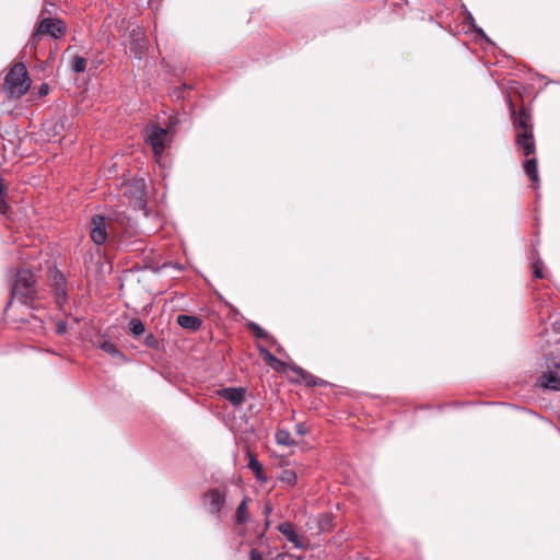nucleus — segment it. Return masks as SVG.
I'll list each match as a JSON object with an SVG mask.
<instances>
[{
	"label": "nucleus",
	"instance_id": "obj_1",
	"mask_svg": "<svg viewBox=\"0 0 560 560\" xmlns=\"http://www.w3.org/2000/svg\"><path fill=\"white\" fill-rule=\"evenodd\" d=\"M36 277L30 269H19L12 287V295L22 304L33 307L38 299Z\"/></svg>",
	"mask_w": 560,
	"mask_h": 560
},
{
	"label": "nucleus",
	"instance_id": "obj_2",
	"mask_svg": "<svg viewBox=\"0 0 560 560\" xmlns=\"http://www.w3.org/2000/svg\"><path fill=\"white\" fill-rule=\"evenodd\" d=\"M31 83L26 66L15 63L4 78V91L10 98H20L27 93Z\"/></svg>",
	"mask_w": 560,
	"mask_h": 560
},
{
	"label": "nucleus",
	"instance_id": "obj_3",
	"mask_svg": "<svg viewBox=\"0 0 560 560\" xmlns=\"http://www.w3.org/2000/svg\"><path fill=\"white\" fill-rule=\"evenodd\" d=\"M67 25L60 19L44 18L37 22L35 30L30 38L28 46L36 48L43 36L48 35L55 39L65 37Z\"/></svg>",
	"mask_w": 560,
	"mask_h": 560
},
{
	"label": "nucleus",
	"instance_id": "obj_4",
	"mask_svg": "<svg viewBox=\"0 0 560 560\" xmlns=\"http://www.w3.org/2000/svg\"><path fill=\"white\" fill-rule=\"evenodd\" d=\"M47 281L56 305L59 310H62L68 302V283L66 277L60 270L49 268L47 270Z\"/></svg>",
	"mask_w": 560,
	"mask_h": 560
},
{
	"label": "nucleus",
	"instance_id": "obj_5",
	"mask_svg": "<svg viewBox=\"0 0 560 560\" xmlns=\"http://www.w3.org/2000/svg\"><path fill=\"white\" fill-rule=\"evenodd\" d=\"M506 101L514 132L534 131L530 109L524 105L517 109L510 96L506 97Z\"/></svg>",
	"mask_w": 560,
	"mask_h": 560
},
{
	"label": "nucleus",
	"instance_id": "obj_6",
	"mask_svg": "<svg viewBox=\"0 0 560 560\" xmlns=\"http://www.w3.org/2000/svg\"><path fill=\"white\" fill-rule=\"evenodd\" d=\"M170 142L168 129L159 125H150L145 128V143L152 149L156 159L161 158Z\"/></svg>",
	"mask_w": 560,
	"mask_h": 560
},
{
	"label": "nucleus",
	"instance_id": "obj_7",
	"mask_svg": "<svg viewBox=\"0 0 560 560\" xmlns=\"http://www.w3.org/2000/svg\"><path fill=\"white\" fill-rule=\"evenodd\" d=\"M226 493L220 489L213 488L206 491L202 495V502L207 511L220 518L221 511L225 504Z\"/></svg>",
	"mask_w": 560,
	"mask_h": 560
},
{
	"label": "nucleus",
	"instance_id": "obj_8",
	"mask_svg": "<svg viewBox=\"0 0 560 560\" xmlns=\"http://www.w3.org/2000/svg\"><path fill=\"white\" fill-rule=\"evenodd\" d=\"M110 221L104 215L96 214L91 219L90 236L94 244L103 245L108 237Z\"/></svg>",
	"mask_w": 560,
	"mask_h": 560
},
{
	"label": "nucleus",
	"instance_id": "obj_9",
	"mask_svg": "<svg viewBox=\"0 0 560 560\" xmlns=\"http://www.w3.org/2000/svg\"><path fill=\"white\" fill-rule=\"evenodd\" d=\"M515 147L524 156L536 154L534 131L515 133Z\"/></svg>",
	"mask_w": 560,
	"mask_h": 560
},
{
	"label": "nucleus",
	"instance_id": "obj_10",
	"mask_svg": "<svg viewBox=\"0 0 560 560\" xmlns=\"http://www.w3.org/2000/svg\"><path fill=\"white\" fill-rule=\"evenodd\" d=\"M278 530L296 548H304V539L294 529L290 522H283L278 526Z\"/></svg>",
	"mask_w": 560,
	"mask_h": 560
},
{
	"label": "nucleus",
	"instance_id": "obj_11",
	"mask_svg": "<svg viewBox=\"0 0 560 560\" xmlns=\"http://www.w3.org/2000/svg\"><path fill=\"white\" fill-rule=\"evenodd\" d=\"M246 390L243 387H228L219 392L220 396L229 400L233 406H240L245 399Z\"/></svg>",
	"mask_w": 560,
	"mask_h": 560
},
{
	"label": "nucleus",
	"instance_id": "obj_12",
	"mask_svg": "<svg viewBox=\"0 0 560 560\" xmlns=\"http://www.w3.org/2000/svg\"><path fill=\"white\" fill-rule=\"evenodd\" d=\"M177 324L191 332L198 331L202 325L201 318L194 315L180 314L176 318Z\"/></svg>",
	"mask_w": 560,
	"mask_h": 560
},
{
	"label": "nucleus",
	"instance_id": "obj_13",
	"mask_svg": "<svg viewBox=\"0 0 560 560\" xmlns=\"http://www.w3.org/2000/svg\"><path fill=\"white\" fill-rule=\"evenodd\" d=\"M291 370L299 376V380L308 387H315L323 385L324 381L308 373L304 369L293 365Z\"/></svg>",
	"mask_w": 560,
	"mask_h": 560
},
{
	"label": "nucleus",
	"instance_id": "obj_14",
	"mask_svg": "<svg viewBox=\"0 0 560 560\" xmlns=\"http://www.w3.org/2000/svg\"><path fill=\"white\" fill-rule=\"evenodd\" d=\"M526 160L523 163V168L525 174L532 180L533 184L539 183V174H538V162L535 155L525 156Z\"/></svg>",
	"mask_w": 560,
	"mask_h": 560
},
{
	"label": "nucleus",
	"instance_id": "obj_15",
	"mask_svg": "<svg viewBox=\"0 0 560 560\" xmlns=\"http://www.w3.org/2000/svg\"><path fill=\"white\" fill-rule=\"evenodd\" d=\"M539 383L544 388L560 390V375L556 371L542 373Z\"/></svg>",
	"mask_w": 560,
	"mask_h": 560
},
{
	"label": "nucleus",
	"instance_id": "obj_16",
	"mask_svg": "<svg viewBox=\"0 0 560 560\" xmlns=\"http://www.w3.org/2000/svg\"><path fill=\"white\" fill-rule=\"evenodd\" d=\"M259 353L267 365L277 372H281L284 369V362L276 358L271 352L262 347H258Z\"/></svg>",
	"mask_w": 560,
	"mask_h": 560
},
{
	"label": "nucleus",
	"instance_id": "obj_17",
	"mask_svg": "<svg viewBox=\"0 0 560 560\" xmlns=\"http://www.w3.org/2000/svg\"><path fill=\"white\" fill-rule=\"evenodd\" d=\"M247 456H248L247 466L254 472L256 479L259 480L260 482H266L267 477L264 474L262 465L260 464V462L250 452L247 453Z\"/></svg>",
	"mask_w": 560,
	"mask_h": 560
},
{
	"label": "nucleus",
	"instance_id": "obj_18",
	"mask_svg": "<svg viewBox=\"0 0 560 560\" xmlns=\"http://www.w3.org/2000/svg\"><path fill=\"white\" fill-rule=\"evenodd\" d=\"M247 502H248V499L244 498L236 509L235 521L240 525H245L249 521Z\"/></svg>",
	"mask_w": 560,
	"mask_h": 560
},
{
	"label": "nucleus",
	"instance_id": "obj_19",
	"mask_svg": "<svg viewBox=\"0 0 560 560\" xmlns=\"http://www.w3.org/2000/svg\"><path fill=\"white\" fill-rule=\"evenodd\" d=\"M8 186L4 179L0 177V214L7 217L10 212L11 207L7 202Z\"/></svg>",
	"mask_w": 560,
	"mask_h": 560
},
{
	"label": "nucleus",
	"instance_id": "obj_20",
	"mask_svg": "<svg viewBox=\"0 0 560 560\" xmlns=\"http://www.w3.org/2000/svg\"><path fill=\"white\" fill-rule=\"evenodd\" d=\"M275 439L277 444L283 446H295L296 441L292 438L291 433L284 429H278Z\"/></svg>",
	"mask_w": 560,
	"mask_h": 560
},
{
	"label": "nucleus",
	"instance_id": "obj_21",
	"mask_svg": "<svg viewBox=\"0 0 560 560\" xmlns=\"http://www.w3.org/2000/svg\"><path fill=\"white\" fill-rule=\"evenodd\" d=\"M100 348L114 358H118L121 361H126V355L117 348V346L110 341H103Z\"/></svg>",
	"mask_w": 560,
	"mask_h": 560
},
{
	"label": "nucleus",
	"instance_id": "obj_22",
	"mask_svg": "<svg viewBox=\"0 0 560 560\" xmlns=\"http://www.w3.org/2000/svg\"><path fill=\"white\" fill-rule=\"evenodd\" d=\"M248 329L253 332V335L258 339L272 340L273 338L258 324L250 322L248 325Z\"/></svg>",
	"mask_w": 560,
	"mask_h": 560
},
{
	"label": "nucleus",
	"instance_id": "obj_23",
	"mask_svg": "<svg viewBox=\"0 0 560 560\" xmlns=\"http://www.w3.org/2000/svg\"><path fill=\"white\" fill-rule=\"evenodd\" d=\"M280 480L282 482H285L288 483L289 486L293 487L298 483V475L294 470L292 469H284L282 472H281V476H280Z\"/></svg>",
	"mask_w": 560,
	"mask_h": 560
},
{
	"label": "nucleus",
	"instance_id": "obj_24",
	"mask_svg": "<svg viewBox=\"0 0 560 560\" xmlns=\"http://www.w3.org/2000/svg\"><path fill=\"white\" fill-rule=\"evenodd\" d=\"M88 61L85 58L81 56H74L71 61V68L75 73H81L85 71Z\"/></svg>",
	"mask_w": 560,
	"mask_h": 560
},
{
	"label": "nucleus",
	"instance_id": "obj_25",
	"mask_svg": "<svg viewBox=\"0 0 560 560\" xmlns=\"http://www.w3.org/2000/svg\"><path fill=\"white\" fill-rule=\"evenodd\" d=\"M129 330L135 336H141L145 331L144 324L139 318H132L129 322Z\"/></svg>",
	"mask_w": 560,
	"mask_h": 560
},
{
	"label": "nucleus",
	"instance_id": "obj_26",
	"mask_svg": "<svg viewBox=\"0 0 560 560\" xmlns=\"http://www.w3.org/2000/svg\"><path fill=\"white\" fill-rule=\"evenodd\" d=\"M533 275L536 279H542L544 275V262L540 259H537L533 264Z\"/></svg>",
	"mask_w": 560,
	"mask_h": 560
},
{
	"label": "nucleus",
	"instance_id": "obj_27",
	"mask_svg": "<svg viewBox=\"0 0 560 560\" xmlns=\"http://www.w3.org/2000/svg\"><path fill=\"white\" fill-rule=\"evenodd\" d=\"M144 345L149 348L156 349L159 347V340L154 335L150 334L145 337Z\"/></svg>",
	"mask_w": 560,
	"mask_h": 560
},
{
	"label": "nucleus",
	"instance_id": "obj_28",
	"mask_svg": "<svg viewBox=\"0 0 560 560\" xmlns=\"http://www.w3.org/2000/svg\"><path fill=\"white\" fill-rule=\"evenodd\" d=\"M295 432L299 435H305L308 433V429L304 422H300L295 425Z\"/></svg>",
	"mask_w": 560,
	"mask_h": 560
},
{
	"label": "nucleus",
	"instance_id": "obj_29",
	"mask_svg": "<svg viewBox=\"0 0 560 560\" xmlns=\"http://www.w3.org/2000/svg\"><path fill=\"white\" fill-rule=\"evenodd\" d=\"M48 93H49V85L47 83H43L38 90L39 96H46Z\"/></svg>",
	"mask_w": 560,
	"mask_h": 560
},
{
	"label": "nucleus",
	"instance_id": "obj_30",
	"mask_svg": "<svg viewBox=\"0 0 560 560\" xmlns=\"http://www.w3.org/2000/svg\"><path fill=\"white\" fill-rule=\"evenodd\" d=\"M250 560H262V556L258 551L253 549L250 551Z\"/></svg>",
	"mask_w": 560,
	"mask_h": 560
},
{
	"label": "nucleus",
	"instance_id": "obj_31",
	"mask_svg": "<svg viewBox=\"0 0 560 560\" xmlns=\"http://www.w3.org/2000/svg\"><path fill=\"white\" fill-rule=\"evenodd\" d=\"M65 329H66V326L63 324L58 325V329L57 330H58L59 334H62L65 331Z\"/></svg>",
	"mask_w": 560,
	"mask_h": 560
}]
</instances>
